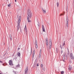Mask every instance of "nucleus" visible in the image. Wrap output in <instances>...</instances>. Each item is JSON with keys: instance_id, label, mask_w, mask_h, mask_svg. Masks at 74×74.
<instances>
[{"instance_id": "20e7f679", "label": "nucleus", "mask_w": 74, "mask_h": 74, "mask_svg": "<svg viewBox=\"0 0 74 74\" xmlns=\"http://www.w3.org/2000/svg\"><path fill=\"white\" fill-rule=\"evenodd\" d=\"M70 56L71 57V58L73 60L74 59V56H73V53H70Z\"/></svg>"}, {"instance_id": "7c9ffc66", "label": "nucleus", "mask_w": 74, "mask_h": 74, "mask_svg": "<svg viewBox=\"0 0 74 74\" xmlns=\"http://www.w3.org/2000/svg\"><path fill=\"white\" fill-rule=\"evenodd\" d=\"M18 50H19V49H20V48H18Z\"/></svg>"}, {"instance_id": "f257e3e1", "label": "nucleus", "mask_w": 74, "mask_h": 74, "mask_svg": "<svg viewBox=\"0 0 74 74\" xmlns=\"http://www.w3.org/2000/svg\"><path fill=\"white\" fill-rule=\"evenodd\" d=\"M27 15H28L27 16V20L28 21V22H31V21H30V19H31L32 16V14L30 10L28 9L27 10Z\"/></svg>"}, {"instance_id": "f704fd0d", "label": "nucleus", "mask_w": 74, "mask_h": 74, "mask_svg": "<svg viewBox=\"0 0 74 74\" xmlns=\"http://www.w3.org/2000/svg\"><path fill=\"white\" fill-rule=\"evenodd\" d=\"M15 2H16V0H15Z\"/></svg>"}, {"instance_id": "c9c22d12", "label": "nucleus", "mask_w": 74, "mask_h": 74, "mask_svg": "<svg viewBox=\"0 0 74 74\" xmlns=\"http://www.w3.org/2000/svg\"><path fill=\"white\" fill-rule=\"evenodd\" d=\"M66 11H67V9H66Z\"/></svg>"}, {"instance_id": "cd10ccee", "label": "nucleus", "mask_w": 74, "mask_h": 74, "mask_svg": "<svg viewBox=\"0 0 74 74\" xmlns=\"http://www.w3.org/2000/svg\"><path fill=\"white\" fill-rule=\"evenodd\" d=\"M64 15V14H60V16H62V15Z\"/></svg>"}, {"instance_id": "a211bd4d", "label": "nucleus", "mask_w": 74, "mask_h": 74, "mask_svg": "<svg viewBox=\"0 0 74 74\" xmlns=\"http://www.w3.org/2000/svg\"><path fill=\"white\" fill-rule=\"evenodd\" d=\"M9 36H10V40H12V36H11V35L10 34Z\"/></svg>"}, {"instance_id": "6e6552de", "label": "nucleus", "mask_w": 74, "mask_h": 74, "mask_svg": "<svg viewBox=\"0 0 74 74\" xmlns=\"http://www.w3.org/2000/svg\"><path fill=\"white\" fill-rule=\"evenodd\" d=\"M28 68H26L25 70V74H26L27 73V72H28Z\"/></svg>"}, {"instance_id": "ddd939ff", "label": "nucleus", "mask_w": 74, "mask_h": 74, "mask_svg": "<svg viewBox=\"0 0 74 74\" xmlns=\"http://www.w3.org/2000/svg\"><path fill=\"white\" fill-rule=\"evenodd\" d=\"M68 69L69 70H71V69H72V67H71V66L70 65L69 66V68H68Z\"/></svg>"}, {"instance_id": "c85d7f7f", "label": "nucleus", "mask_w": 74, "mask_h": 74, "mask_svg": "<svg viewBox=\"0 0 74 74\" xmlns=\"http://www.w3.org/2000/svg\"><path fill=\"white\" fill-rule=\"evenodd\" d=\"M60 48H61V49H62V47L61 46V45H60Z\"/></svg>"}, {"instance_id": "4be33fe9", "label": "nucleus", "mask_w": 74, "mask_h": 74, "mask_svg": "<svg viewBox=\"0 0 74 74\" xmlns=\"http://www.w3.org/2000/svg\"><path fill=\"white\" fill-rule=\"evenodd\" d=\"M64 73V71H62L61 72V74H64L63 73Z\"/></svg>"}, {"instance_id": "a878e982", "label": "nucleus", "mask_w": 74, "mask_h": 74, "mask_svg": "<svg viewBox=\"0 0 74 74\" xmlns=\"http://www.w3.org/2000/svg\"><path fill=\"white\" fill-rule=\"evenodd\" d=\"M8 6L10 7L11 6V4H9L8 5Z\"/></svg>"}, {"instance_id": "393cba45", "label": "nucleus", "mask_w": 74, "mask_h": 74, "mask_svg": "<svg viewBox=\"0 0 74 74\" xmlns=\"http://www.w3.org/2000/svg\"><path fill=\"white\" fill-rule=\"evenodd\" d=\"M64 45H65V42H64V43L63 44V47H64Z\"/></svg>"}, {"instance_id": "72a5a7b5", "label": "nucleus", "mask_w": 74, "mask_h": 74, "mask_svg": "<svg viewBox=\"0 0 74 74\" xmlns=\"http://www.w3.org/2000/svg\"><path fill=\"white\" fill-rule=\"evenodd\" d=\"M39 66V65L38 64H37V66Z\"/></svg>"}, {"instance_id": "dca6fc26", "label": "nucleus", "mask_w": 74, "mask_h": 74, "mask_svg": "<svg viewBox=\"0 0 74 74\" xmlns=\"http://www.w3.org/2000/svg\"><path fill=\"white\" fill-rule=\"evenodd\" d=\"M42 29H43V32H45V28H44V25H42Z\"/></svg>"}, {"instance_id": "9d476101", "label": "nucleus", "mask_w": 74, "mask_h": 74, "mask_svg": "<svg viewBox=\"0 0 74 74\" xmlns=\"http://www.w3.org/2000/svg\"><path fill=\"white\" fill-rule=\"evenodd\" d=\"M42 11L44 14H45L46 13V10L42 8Z\"/></svg>"}, {"instance_id": "4468645a", "label": "nucleus", "mask_w": 74, "mask_h": 74, "mask_svg": "<svg viewBox=\"0 0 74 74\" xmlns=\"http://www.w3.org/2000/svg\"><path fill=\"white\" fill-rule=\"evenodd\" d=\"M25 33H27V28L26 27V25H25Z\"/></svg>"}, {"instance_id": "412c9836", "label": "nucleus", "mask_w": 74, "mask_h": 74, "mask_svg": "<svg viewBox=\"0 0 74 74\" xmlns=\"http://www.w3.org/2000/svg\"><path fill=\"white\" fill-rule=\"evenodd\" d=\"M63 59H65V55L63 56Z\"/></svg>"}, {"instance_id": "5701e85b", "label": "nucleus", "mask_w": 74, "mask_h": 74, "mask_svg": "<svg viewBox=\"0 0 74 74\" xmlns=\"http://www.w3.org/2000/svg\"><path fill=\"white\" fill-rule=\"evenodd\" d=\"M63 51H64V48H63V50H62L61 51V53H63Z\"/></svg>"}, {"instance_id": "4c0bfd02", "label": "nucleus", "mask_w": 74, "mask_h": 74, "mask_svg": "<svg viewBox=\"0 0 74 74\" xmlns=\"http://www.w3.org/2000/svg\"><path fill=\"white\" fill-rule=\"evenodd\" d=\"M68 7V6H67V8Z\"/></svg>"}, {"instance_id": "2f4dec72", "label": "nucleus", "mask_w": 74, "mask_h": 74, "mask_svg": "<svg viewBox=\"0 0 74 74\" xmlns=\"http://www.w3.org/2000/svg\"><path fill=\"white\" fill-rule=\"evenodd\" d=\"M0 62H1V63H3V62L1 61H0Z\"/></svg>"}, {"instance_id": "ea45409f", "label": "nucleus", "mask_w": 74, "mask_h": 74, "mask_svg": "<svg viewBox=\"0 0 74 74\" xmlns=\"http://www.w3.org/2000/svg\"><path fill=\"white\" fill-rule=\"evenodd\" d=\"M7 1L8 0H7Z\"/></svg>"}, {"instance_id": "1a4fd4ad", "label": "nucleus", "mask_w": 74, "mask_h": 74, "mask_svg": "<svg viewBox=\"0 0 74 74\" xmlns=\"http://www.w3.org/2000/svg\"><path fill=\"white\" fill-rule=\"evenodd\" d=\"M20 27V23H18L17 30L18 31Z\"/></svg>"}, {"instance_id": "423d86ee", "label": "nucleus", "mask_w": 74, "mask_h": 74, "mask_svg": "<svg viewBox=\"0 0 74 74\" xmlns=\"http://www.w3.org/2000/svg\"><path fill=\"white\" fill-rule=\"evenodd\" d=\"M9 64L10 66L13 65V63H12V61L11 60H10L9 61Z\"/></svg>"}, {"instance_id": "2eb2a0df", "label": "nucleus", "mask_w": 74, "mask_h": 74, "mask_svg": "<svg viewBox=\"0 0 74 74\" xmlns=\"http://www.w3.org/2000/svg\"><path fill=\"white\" fill-rule=\"evenodd\" d=\"M17 55L18 56V57H20L21 56V53L20 52L17 53Z\"/></svg>"}, {"instance_id": "e433bc0d", "label": "nucleus", "mask_w": 74, "mask_h": 74, "mask_svg": "<svg viewBox=\"0 0 74 74\" xmlns=\"http://www.w3.org/2000/svg\"><path fill=\"white\" fill-rule=\"evenodd\" d=\"M20 29H21V27H20Z\"/></svg>"}, {"instance_id": "58836bf2", "label": "nucleus", "mask_w": 74, "mask_h": 74, "mask_svg": "<svg viewBox=\"0 0 74 74\" xmlns=\"http://www.w3.org/2000/svg\"><path fill=\"white\" fill-rule=\"evenodd\" d=\"M58 49H57V51Z\"/></svg>"}, {"instance_id": "473e14b6", "label": "nucleus", "mask_w": 74, "mask_h": 74, "mask_svg": "<svg viewBox=\"0 0 74 74\" xmlns=\"http://www.w3.org/2000/svg\"><path fill=\"white\" fill-rule=\"evenodd\" d=\"M37 25H38V27H39L40 25H39L38 24Z\"/></svg>"}, {"instance_id": "f03ea898", "label": "nucleus", "mask_w": 74, "mask_h": 74, "mask_svg": "<svg viewBox=\"0 0 74 74\" xmlns=\"http://www.w3.org/2000/svg\"><path fill=\"white\" fill-rule=\"evenodd\" d=\"M51 39H50L49 40V49H51V47H52V42Z\"/></svg>"}, {"instance_id": "aec40b11", "label": "nucleus", "mask_w": 74, "mask_h": 74, "mask_svg": "<svg viewBox=\"0 0 74 74\" xmlns=\"http://www.w3.org/2000/svg\"><path fill=\"white\" fill-rule=\"evenodd\" d=\"M57 5L58 7H59V2H57Z\"/></svg>"}, {"instance_id": "f8f14e48", "label": "nucleus", "mask_w": 74, "mask_h": 74, "mask_svg": "<svg viewBox=\"0 0 74 74\" xmlns=\"http://www.w3.org/2000/svg\"><path fill=\"white\" fill-rule=\"evenodd\" d=\"M32 54V49H31V51H30L28 53V55L29 56H30V55Z\"/></svg>"}, {"instance_id": "9b49d317", "label": "nucleus", "mask_w": 74, "mask_h": 74, "mask_svg": "<svg viewBox=\"0 0 74 74\" xmlns=\"http://www.w3.org/2000/svg\"><path fill=\"white\" fill-rule=\"evenodd\" d=\"M34 53H35V50H34L33 52L32 56L33 58H34Z\"/></svg>"}, {"instance_id": "0eeeda50", "label": "nucleus", "mask_w": 74, "mask_h": 74, "mask_svg": "<svg viewBox=\"0 0 74 74\" xmlns=\"http://www.w3.org/2000/svg\"><path fill=\"white\" fill-rule=\"evenodd\" d=\"M35 47L36 48H38V46L37 45V40H35Z\"/></svg>"}, {"instance_id": "c756f323", "label": "nucleus", "mask_w": 74, "mask_h": 74, "mask_svg": "<svg viewBox=\"0 0 74 74\" xmlns=\"http://www.w3.org/2000/svg\"><path fill=\"white\" fill-rule=\"evenodd\" d=\"M19 64H18L17 65V67H19Z\"/></svg>"}, {"instance_id": "b1692460", "label": "nucleus", "mask_w": 74, "mask_h": 74, "mask_svg": "<svg viewBox=\"0 0 74 74\" xmlns=\"http://www.w3.org/2000/svg\"><path fill=\"white\" fill-rule=\"evenodd\" d=\"M39 54H41V49H40V52H39Z\"/></svg>"}, {"instance_id": "7ed1b4c3", "label": "nucleus", "mask_w": 74, "mask_h": 74, "mask_svg": "<svg viewBox=\"0 0 74 74\" xmlns=\"http://www.w3.org/2000/svg\"><path fill=\"white\" fill-rule=\"evenodd\" d=\"M66 26H67V27H69V18L67 16L66 18Z\"/></svg>"}, {"instance_id": "bb28decb", "label": "nucleus", "mask_w": 74, "mask_h": 74, "mask_svg": "<svg viewBox=\"0 0 74 74\" xmlns=\"http://www.w3.org/2000/svg\"><path fill=\"white\" fill-rule=\"evenodd\" d=\"M40 66L41 67H43V65L42 64H41Z\"/></svg>"}, {"instance_id": "f3484780", "label": "nucleus", "mask_w": 74, "mask_h": 74, "mask_svg": "<svg viewBox=\"0 0 74 74\" xmlns=\"http://www.w3.org/2000/svg\"><path fill=\"white\" fill-rule=\"evenodd\" d=\"M46 43L47 45H48V40H47V39L46 40Z\"/></svg>"}, {"instance_id": "39448f33", "label": "nucleus", "mask_w": 74, "mask_h": 74, "mask_svg": "<svg viewBox=\"0 0 74 74\" xmlns=\"http://www.w3.org/2000/svg\"><path fill=\"white\" fill-rule=\"evenodd\" d=\"M22 19V17L21 16H20L19 17V19L18 21V23H21V19Z\"/></svg>"}, {"instance_id": "6ab92c4d", "label": "nucleus", "mask_w": 74, "mask_h": 74, "mask_svg": "<svg viewBox=\"0 0 74 74\" xmlns=\"http://www.w3.org/2000/svg\"><path fill=\"white\" fill-rule=\"evenodd\" d=\"M41 54H39V58H41Z\"/></svg>"}]
</instances>
